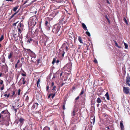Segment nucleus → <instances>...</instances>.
I'll return each mask as SVG.
<instances>
[{"mask_svg":"<svg viewBox=\"0 0 130 130\" xmlns=\"http://www.w3.org/2000/svg\"><path fill=\"white\" fill-rule=\"evenodd\" d=\"M61 27V26L58 24L55 25L53 27L52 32L56 34H58V35H60L61 33L60 32H59Z\"/></svg>","mask_w":130,"mask_h":130,"instance_id":"f257e3e1","label":"nucleus"},{"mask_svg":"<svg viewBox=\"0 0 130 130\" xmlns=\"http://www.w3.org/2000/svg\"><path fill=\"white\" fill-rule=\"evenodd\" d=\"M72 66L71 64H67L63 67V69L65 70L66 73L68 74H69L71 70Z\"/></svg>","mask_w":130,"mask_h":130,"instance_id":"f03ea898","label":"nucleus"},{"mask_svg":"<svg viewBox=\"0 0 130 130\" xmlns=\"http://www.w3.org/2000/svg\"><path fill=\"white\" fill-rule=\"evenodd\" d=\"M28 52V54L30 55V56L33 58H36V55L32 51L29 49H25Z\"/></svg>","mask_w":130,"mask_h":130,"instance_id":"7ed1b4c3","label":"nucleus"},{"mask_svg":"<svg viewBox=\"0 0 130 130\" xmlns=\"http://www.w3.org/2000/svg\"><path fill=\"white\" fill-rule=\"evenodd\" d=\"M59 55H61L62 57L64 56V55L65 54V52H64V49L62 48H60L59 50Z\"/></svg>","mask_w":130,"mask_h":130,"instance_id":"20e7f679","label":"nucleus"},{"mask_svg":"<svg viewBox=\"0 0 130 130\" xmlns=\"http://www.w3.org/2000/svg\"><path fill=\"white\" fill-rule=\"evenodd\" d=\"M123 92L124 93L126 94H128L129 92V88L128 87H123Z\"/></svg>","mask_w":130,"mask_h":130,"instance_id":"39448f33","label":"nucleus"},{"mask_svg":"<svg viewBox=\"0 0 130 130\" xmlns=\"http://www.w3.org/2000/svg\"><path fill=\"white\" fill-rule=\"evenodd\" d=\"M6 111L4 110L2 111L0 114V118H4V115L6 114Z\"/></svg>","mask_w":130,"mask_h":130,"instance_id":"423d86ee","label":"nucleus"},{"mask_svg":"<svg viewBox=\"0 0 130 130\" xmlns=\"http://www.w3.org/2000/svg\"><path fill=\"white\" fill-rule=\"evenodd\" d=\"M45 25L46 26L47 28V30H49L50 28V23L47 21H46L45 23Z\"/></svg>","mask_w":130,"mask_h":130,"instance_id":"0eeeda50","label":"nucleus"},{"mask_svg":"<svg viewBox=\"0 0 130 130\" xmlns=\"http://www.w3.org/2000/svg\"><path fill=\"white\" fill-rule=\"evenodd\" d=\"M38 105V104L37 103H34L31 107V109H37Z\"/></svg>","mask_w":130,"mask_h":130,"instance_id":"6e6552de","label":"nucleus"},{"mask_svg":"<svg viewBox=\"0 0 130 130\" xmlns=\"http://www.w3.org/2000/svg\"><path fill=\"white\" fill-rule=\"evenodd\" d=\"M19 121L20 122V124L22 125L23 123L25 120L23 118L21 117L19 119Z\"/></svg>","mask_w":130,"mask_h":130,"instance_id":"1a4fd4ad","label":"nucleus"},{"mask_svg":"<svg viewBox=\"0 0 130 130\" xmlns=\"http://www.w3.org/2000/svg\"><path fill=\"white\" fill-rule=\"evenodd\" d=\"M126 84L128 85V86H130V84L129 83L130 82V77H129V76L128 77L127 76V77H126Z\"/></svg>","mask_w":130,"mask_h":130,"instance_id":"9d476101","label":"nucleus"},{"mask_svg":"<svg viewBox=\"0 0 130 130\" xmlns=\"http://www.w3.org/2000/svg\"><path fill=\"white\" fill-rule=\"evenodd\" d=\"M95 117H91L90 119V122L92 123H93V124L95 122Z\"/></svg>","mask_w":130,"mask_h":130,"instance_id":"9b49d317","label":"nucleus"},{"mask_svg":"<svg viewBox=\"0 0 130 130\" xmlns=\"http://www.w3.org/2000/svg\"><path fill=\"white\" fill-rule=\"evenodd\" d=\"M120 126L121 127V130H124V126L123 125V121L121 120L120 122Z\"/></svg>","mask_w":130,"mask_h":130,"instance_id":"f8f14e48","label":"nucleus"},{"mask_svg":"<svg viewBox=\"0 0 130 130\" xmlns=\"http://www.w3.org/2000/svg\"><path fill=\"white\" fill-rule=\"evenodd\" d=\"M60 7V6H59V7H56L54 5H51L50 6L51 8L53 10H55L56 9H58Z\"/></svg>","mask_w":130,"mask_h":130,"instance_id":"ddd939ff","label":"nucleus"},{"mask_svg":"<svg viewBox=\"0 0 130 130\" xmlns=\"http://www.w3.org/2000/svg\"><path fill=\"white\" fill-rule=\"evenodd\" d=\"M30 127L29 125H26L23 128L24 130H30Z\"/></svg>","mask_w":130,"mask_h":130,"instance_id":"4468645a","label":"nucleus"},{"mask_svg":"<svg viewBox=\"0 0 130 130\" xmlns=\"http://www.w3.org/2000/svg\"><path fill=\"white\" fill-rule=\"evenodd\" d=\"M13 55V52L12 51H11L9 55L8 56V58L9 59L11 58Z\"/></svg>","mask_w":130,"mask_h":130,"instance_id":"2eb2a0df","label":"nucleus"},{"mask_svg":"<svg viewBox=\"0 0 130 130\" xmlns=\"http://www.w3.org/2000/svg\"><path fill=\"white\" fill-rule=\"evenodd\" d=\"M23 29L20 28L19 27H18V34L19 35L20 34L21 32L23 31Z\"/></svg>","mask_w":130,"mask_h":130,"instance_id":"dca6fc26","label":"nucleus"},{"mask_svg":"<svg viewBox=\"0 0 130 130\" xmlns=\"http://www.w3.org/2000/svg\"><path fill=\"white\" fill-rule=\"evenodd\" d=\"M40 78H39V79H38V81L37 83V87L38 88H39L40 87V85L39 84V83L40 82Z\"/></svg>","mask_w":130,"mask_h":130,"instance_id":"f3484780","label":"nucleus"},{"mask_svg":"<svg viewBox=\"0 0 130 130\" xmlns=\"http://www.w3.org/2000/svg\"><path fill=\"white\" fill-rule=\"evenodd\" d=\"M82 27L85 30H88V29H87V27L86 26V25L85 24L83 23L82 24Z\"/></svg>","mask_w":130,"mask_h":130,"instance_id":"a211bd4d","label":"nucleus"},{"mask_svg":"<svg viewBox=\"0 0 130 130\" xmlns=\"http://www.w3.org/2000/svg\"><path fill=\"white\" fill-rule=\"evenodd\" d=\"M64 20V17L61 18L60 19L59 22L60 23L62 24Z\"/></svg>","mask_w":130,"mask_h":130,"instance_id":"6ab92c4d","label":"nucleus"},{"mask_svg":"<svg viewBox=\"0 0 130 130\" xmlns=\"http://www.w3.org/2000/svg\"><path fill=\"white\" fill-rule=\"evenodd\" d=\"M24 27V25L21 23H20L19 24L18 26V27H19L20 28L23 29Z\"/></svg>","mask_w":130,"mask_h":130,"instance_id":"aec40b11","label":"nucleus"},{"mask_svg":"<svg viewBox=\"0 0 130 130\" xmlns=\"http://www.w3.org/2000/svg\"><path fill=\"white\" fill-rule=\"evenodd\" d=\"M106 98L108 100H110L109 97V95L108 92H107L105 95Z\"/></svg>","mask_w":130,"mask_h":130,"instance_id":"412c9836","label":"nucleus"},{"mask_svg":"<svg viewBox=\"0 0 130 130\" xmlns=\"http://www.w3.org/2000/svg\"><path fill=\"white\" fill-rule=\"evenodd\" d=\"M109 126H107V125H105V126L104 130H109Z\"/></svg>","mask_w":130,"mask_h":130,"instance_id":"4be33fe9","label":"nucleus"},{"mask_svg":"<svg viewBox=\"0 0 130 130\" xmlns=\"http://www.w3.org/2000/svg\"><path fill=\"white\" fill-rule=\"evenodd\" d=\"M113 41L115 42V45L117 47L119 48H121V46H119L118 45L117 42L116 41H115L114 40H113Z\"/></svg>","mask_w":130,"mask_h":130,"instance_id":"5701e85b","label":"nucleus"},{"mask_svg":"<svg viewBox=\"0 0 130 130\" xmlns=\"http://www.w3.org/2000/svg\"><path fill=\"white\" fill-rule=\"evenodd\" d=\"M18 11H19L15 12L13 14H12V15L11 16V17L9 19V20H10L12 18H13L14 15H16V14H17L18 12Z\"/></svg>","mask_w":130,"mask_h":130,"instance_id":"b1692460","label":"nucleus"},{"mask_svg":"<svg viewBox=\"0 0 130 130\" xmlns=\"http://www.w3.org/2000/svg\"><path fill=\"white\" fill-rule=\"evenodd\" d=\"M5 124L6 125V126H8L9 124V120H7L5 121Z\"/></svg>","mask_w":130,"mask_h":130,"instance_id":"393cba45","label":"nucleus"},{"mask_svg":"<svg viewBox=\"0 0 130 130\" xmlns=\"http://www.w3.org/2000/svg\"><path fill=\"white\" fill-rule=\"evenodd\" d=\"M82 38H81V37L79 36L78 37V40L80 42V43H83V42L82 41Z\"/></svg>","mask_w":130,"mask_h":130,"instance_id":"a878e982","label":"nucleus"},{"mask_svg":"<svg viewBox=\"0 0 130 130\" xmlns=\"http://www.w3.org/2000/svg\"><path fill=\"white\" fill-rule=\"evenodd\" d=\"M96 102L98 103H100L102 102V100L99 98H98L96 100Z\"/></svg>","mask_w":130,"mask_h":130,"instance_id":"bb28decb","label":"nucleus"},{"mask_svg":"<svg viewBox=\"0 0 130 130\" xmlns=\"http://www.w3.org/2000/svg\"><path fill=\"white\" fill-rule=\"evenodd\" d=\"M84 91H85L84 89L83 88L81 90V92H80V93L79 95H81L83 94L84 92Z\"/></svg>","mask_w":130,"mask_h":130,"instance_id":"cd10ccee","label":"nucleus"},{"mask_svg":"<svg viewBox=\"0 0 130 130\" xmlns=\"http://www.w3.org/2000/svg\"><path fill=\"white\" fill-rule=\"evenodd\" d=\"M66 43L67 44L68 46H70V47H71L73 46L72 43L71 42L69 43L66 42Z\"/></svg>","mask_w":130,"mask_h":130,"instance_id":"c85d7f7f","label":"nucleus"},{"mask_svg":"<svg viewBox=\"0 0 130 130\" xmlns=\"http://www.w3.org/2000/svg\"><path fill=\"white\" fill-rule=\"evenodd\" d=\"M19 7V6H17L13 8V10L14 12H15L17 10L18 8Z\"/></svg>","mask_w":130,"mask_h":130,"instance_id":"c756f323","label":"nucleus"},{"mask_svg":"<svg viewBox=\"0 0 130 130\" xmlns=\"http://www.w3.org/2000/svg\"><path fill=\"white\" fill-rule=\"evenodd\" d=\"M75 110H74L71 113V115L73 117H74L75 115Z\"/></svg>","mask_w":130,"mask_h":130,"instance_id":"7c9ffc66","label":"nucleus"},{"mask_svg":"<svg viewBox=\"0 0 130 130\" xmlns=\"http://www.w3.org/2000/svg\"><path fill=\"white\" fill-rule=\"evenodd\" d=\"M22 78L23 79V84L24 85L25 84L26 82V80H25V78L24 77H22Z\"/></svg>","mask_w":130,"mask_h":130,"instance_id":"2f4dec72","label":"nucleus"},{"mask_svg":"<svg viewBox=\"0 0 130 130\" xmlns=\"http://www.w3.org/2000/svg\"><path fill=\"white\" fill-rule=\"evenodd\" d=\"M53 1L57 3H60L62 2L61 0H52Z\"/></svg>","mask_w":130,"mask_h":130,"instance_id":"473e14b6","label":"nucleus"},{"mask_svg":"<svg viewBox=\"0 0 130 130\" xmlns=\"http://www.w3.org/2000/svg\"><path fill=\"white\" fill-rule=\"evenodd\" d=\"M123 20L125 22L126 24L127 25H128V23L126 20V19L125 18H123Z\"/></svg>","mask_w":130,"mask_h":130,"instance_id":"72a5a7b5","label":"nucleus"},{"mask_svg":"<svg viewBox=\"0 0 130 130\" xmlns=\"http://www.w3.org/2000/svg\"><path fill=\"white\" fill-rule=\"evenodd\" d=\"M66 46V43H64L62 44L61 47L60 48L64 49Z\"/></svg>","mask_w":130,"mask_h":130,"instance_id":"f704fd0d","label":"nucleus"},{"mask_svg":"<svg viewBox=\"0 0 130 130\" xmlns=\"http://www.w3.org/2000/svg\"><path fill=\"white\" fill-rule=\"evenodd\" d=\"M29 100V97L28 95H27L25 99V101L27 102H28Z\"/></svg>","mask_w":130,"mask_h":130,"instance_id":"c9c22d12","label":"nucleus"},{"mask_svg":"<svg viewBox=\"0 0 130 130\" xmlns=\"http://www.w3.org/2000/svg\"><path fill=\"white\" fill-rule=\"evenodd\" d=\"M105 18H106V19L107 20L108 22L109 23H110V20H109V19L107 15H105Z\"/></svg>","mask_w":130,"mask_h":130,"instance_id":"e433bc0d","label":"nucleus"},{"mask_svg":"<svg viewBox=\"0 0 130 130\" xmlns=\"http://www.w3.org/2000/svg\"><path fill=\"white\" fill-rule=\"evenodd\" d=\"M4 38L3 35H2L1 37L0 38V42L4 39Z\"/></svg>","mask_w":130,"mask_h":130,"instance_id":"4c0bfd02","label":"nucleus"},{"mask_svg":"<svg viewBox=\"0 0 130 130\" xmlns=\"http://www.w3.org/2000/svg\"><path fill=\"white\" fill-rule=\"evenodd\" d=\"M50 128L47 126L45 127L43 129V130H50Z\"/></svg>","mask_w":130,"mask_h":130,"instance_id":"58836bf2","label":"nucleus"},{"mask_svg":"<svg viewBox=\"0 0 130 130\" xmlns=\"http://www.w3.org/2000/svg\"><path fill=\"white\" fill-rule=\"evenodd\" d=\"M10 93H8V94H7L5 93L4 94V96L5 97L6 96L7 98H8L10 96Z\"/></svg>","mask_w":130,"mask_h":130,"instance_id":"ea45409f","label":"nucleus"},{"mask_svg":"<svg viewBox=\"0 0 130 130\" xmlns=\"http://www.w3.org/2000/svg\"><path fill=\"white\" fill-rule=\"evenodd\" d=\"M85 33L89 37L90 36V34L89 32L87 31H86Z\"/></svg>","mask_w":130,"mask_h":130,"instance_id":"a19ab883","label":"nucleus"},{"mask_svg":"<svg viewBox=\"0 0 130 130\" xmlns=\"http://www.w3.org/2000/svg\"><path fill=\"white\" fill-rule=\"evenodd\" d=\"M24 72V73H22L21 75L22 76H26V73L24 72V71H23Z\"/></svg>","mask_w":130,"mask_h":130,"instance_id":"79ce46f5","label":"nucleus"},{"mask_svg":"<svg viewBox=\"0 0 130 130\" xmlns=\"http://www.w3.org/2000/svg\"><path fill=\"white\" fill-rule=\"evenodd\" d=\"M21 91V90L20 89H18V92L17 93L18 95V96H19L20 94V92Z\"/></svg>","mask_w":130,"mask_h":130,"instance_id":"37998d69","label":"nucleus"},{"mask_svg":"<svg viewBox=\"0 0 130 130\" xmlns=\"http://www.w3.org/2000/svg\"><path fill=\"white\" fill-rule=\"evenodd\" d=\"M37 63L38 64L39 63H41V61L40 59H37Z\"/></svg>","mask_w":130,"mask_h":130,"instance_id":"c03bdc74","label":"nucleus"},{"mask_svg":"<svg viewBox=\"0 0 130 130\" xmlns=\"http://www.w3.org/2000/svg\"><path fill=\"white\" fill-rule=\"evenodd\" d=\"M56 61V59L55 58H53V61L52 62V63L53 64H54L55 63V62Z\"/></svg>","mask_w":130,"mask_h":130,"instance_id":"a18cd8bd","label":"nucleus"},{"mask_svg":"<svg viewBox=\"0 0 130 130\" xmlns=\"http://www.w3.org/2000/svg\"><path fill=\"white\" fill-rule=\"evenodd\" d=\"M0 84L1 85H4L3 80L1 79H0Z\"/></svg>","mask_w":130,"mask_h":130,"instance_id":"49530a36","label":"nucleus"},{"mask_svg":"<svg viewBox=\"0 0 130 130\" xmlns=\"http://www.w3.org/2000/svg\"><path fill=\"white\" fill-rule=\"evenodd\" d=\"M124 43V44L125 45V48H127L128 47V45L126 43Z\"/></svg>","mask_w":130,"mask_h":130,"instance_id":"de8ad7c7","label":"nucleus"},{"mask_svg":"<svg viewBox=\"0 0 130 130\" xmlns=\"http://www.w3.org/2000/svg\"><path fill=\"white\" fill-rule=\"evenodd\" d=\"M5 64V65H6V70H5V73H6V72H8V67L7 66V65L6 64V63Z\"/></svg>","mask_w":130,"mask_h":130,"instance_id":"09e8293b","label":"nucleus"},{"mask_svg":"<svg viewBox=\"0 0 130 130\" xmlns=\"http://www.w3.org/2000/svg\"><path fill=\"white\" fill-rule=\"evenodd\" d=\"M56 86H53V89H52V90L54 91L55 92L56 91Z\"/></svg>","mask_w":130,"mask_h":130,"instance_id":"8fccbe9b","label":"nucleus"},{"mask_svg":"<svg viewBox=\"0 0 130 130\" xmlns=\"http://www.w3.org/2000/svg\"><path fill=\"white\" fill-rule=\"evenodd\" d=\"M65 104H63L62 105L63 109V110H64L65 109Z\"/></svg>","mask_w":130,"mask_h":130,"instance_id":"3c124183","label":"nucleus"},{"mask_svg":"<svg viewBox=\"0 0 130 130\" xmlns=\"http://www.w3.org/2000/svg\"><path fill=\"white\" fill-rule=\"evenodd\" d=\"M93 62L94 63H98L97 60L95 58V59L94 60Z\"/></svg>","mask_w":130,"mask_h":130,"instance_id":"603ef678","label":"nucleus"},{"mask_svg":"<svg viewBox=\"0 0 130 130\" xmlns=\"http://www.w3.org/2000/svg\"><path fill=\"white\" fill-rule=\"evenodd\" d=\"M4 89V85H2V86L1 88V90H3Z\"/></svg>","mask_w":130,"mask_h":130,"instance_id":"864d4df0","label":"nucleus"},{"mask_svg":"<svg viewBox=\"0 0 130 130\" xmlns=\"http://www.w3.org/2000/svg\"><path fill=\"white\" fill-rule=\"evenodd\" d=\"M56 94V93L55 92L54 94H53L52 95V98L53 99V98L55 96Z\"/></svg>","mask_w":130,"mask_h":130,"instance_id":"5fc2aeb1","label":"nucleus"},{"mask_svg":"<svg viewBox=\"0 0 130 130\" xmlns=\"http://www.w3.org/2000/svg\"><path fill=\"white\" fill-rule=\"evenodd\" d=\"M18 22H17L15 23H14L13 24V26H15L16 25L17 23Z\"/></svg>","mask_w":130,"mask_h":130,"instance_id":"6e6d98bb","label":"nucleus"},{"mask_svg":"<svg viewBox=\"0 0 130 130\" xmlns=\"http://www.w3.org/2000/svg\"><path fill=\"white\" fill-rule=\"evenodd\" d=\"M15 91H13L12 92V95L11 96H13L15 94Z\"/></svg>","mask_w":130,"mask_h":130,"instance_id":"4d7b16f0","label":"nucleus"},{"mask_svg":"<svg viewBox=\"0 0 130 130\" xmlns=\"http://www.w3.org/2000/svg\"><path fill=\"white\" fill-rule=\"evenodd\" d=\"M52 38H47V39H46V42H48V41H49L50 40H52Z\"/></svg>","mask_w":130,"mask_h":130,"instance_id":"13d9d810","label":"nucleus"},{"mask_svg":"<svg viewBox=\"0 0 130 130\" xmlns=\"http://www.w3.org/2000/svg\"><path fill=\"white\" fill-rule=\"evenodd\" d=\"M17 67L18 68L19 67H18V64H16L15 66V68L16 69V70H17Z\"/></svg>","mask_w":130,"mask_h":130,"instance_id":"bf43d9fd","label":"nucleus"},{"mask_svg":"<svg viewBox=\"0 0 130 130\" xmlns=\"http://www.w3.org/2000/svg\"><path fill=\"white\" fill-rule=\"evenodd\" d=\"M53 94V93L50 94L48 95V98H49L51 96H52Z\"/></svg>","mask_w":130,"mask_h":130,"instance_id":"052dcab7","label":"nucleus"},{"mask_svg":"<svg viewBox=\"0 0 130 130\" xmlns=\"http://www.w3.org/2000/svg\"><path fill=\"white\" fill-rule=\"evenodd\" d=\"M13 109H14V111L15 112V113L16 112H17V109H16V108H14V107L13 106Z\"/></svg>","mask_w":130,"mask_h":130,"instance_id":"680f3d73","label":"nucleus"},{"mask_svg":"<svg viewBox=\"0 0 130 130\" xmlns=\"http://www.w3.org/2000/svg\"><path fill=\"white\" fill-rule=\"evenodd\" d=\"M49 89V86L48 85H47V86L46 88V91H47Z\"/></svg>","mask_w":130,"mask_h":130,"instance_id":"e2e57ef3","label":"nucleus"},{"mask_svg":"<svg viewBox=\"0 0 130 130\" xmlns=\"http://www.w3.org/2000/svg\"><path fill=\"white\" fill-rule=\"evenodd\" d=\"M5 58L4 57V60L2 61V62L3 63H5Z\"/></svg>","mask_w":130,"mask_h":130,"instance_id":"0e129e2a","label":"nucleus"},{"mask_svg":"<svg viewBox=\"0 0 130 130\" xmlns=\"http://www.w3.org/2000/svg\"><path fill=\"white\" fill-rule=\"evenodd\" d=\"M67 83H62L61 84V86H63L64 85V84H67Z\"/></svg>","mask_w":130,"mask_h":130,"instance_id":"69168bd1","label":"nucleus"},{"mask_svg":"<svg viewBox=\"0 0 130 130\" xmlns=\"http://www.w3.org/2000/svg\"><path fill=\"white\" fill-rule=\"evenodd\" d=\"M79 96H77V97L75 99V100H78V99H79Z\"/></svg>","mask_w":130,"mask_h":130,"instance_id":"338daca9","label":"nucleus"},{"mask_svg":"<svg viewBox=\"0 0 130 130\" xmlns=\"http://www.w3.org/2000/svg\"><path fill=\"white\" fill-rule=\"evenodd\" d=\"M54 83L53 82H52V83L51 84V86L52 87L54 86Z\"/></svg>","mask_w":130,"mask_h":130,"instance_id":"774afa93","label":"nucleus"}]
</instances>
